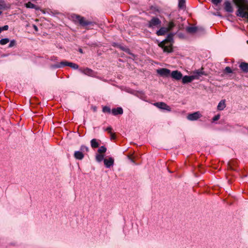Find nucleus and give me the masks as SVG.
<instances>
[{
	"instance_id": "33",
	"label": "nucleus",
	"mask_w": 248,
	"mask_h": 248,
	"mask_svg": "<svg viewBox=\"0 0 248 248\" xmlns=\"http://www.w3.org/2000/svg\"><path fill=\"white\" fill-rule=\"evenodd\" d=\"M219 118H220V115L217 114L213 117V121L214 122L218 120Z\"/></svg>"
},
{
	"instance_id": "37",
	"label": "nucleus",
	"mask_w": 248,
	"mask_h": 248,
	"mask_svg": "<svg viewBox=\"0 0 248 248\" xmlns=\"http://www.w3.org/2000/svg\"><path fill=\"white\" fill-rule=\"evenodd\" d=\"M121 48H122V49H124V48L123 47H121ZM124 50H125L126 52H127V53H129V54H130V52H129V51H130V50H129V49H128V48H126V49H124Z\"/></svg>"
},
{
	"instance_id": "11",
	"label": "nucleus",
	"mask_w": 248,
	"mask_h": 248,
	"mask_svg": "<svg viewBox=\"0 0 248 248\" xmlns=\"http://www.w3.org/2000/svg\"><path fill=\"white\" fill-rule=\"evenodd\" d=\"M202 28H199L195 26H190L186 28V31L191 33H193L198 31L199 30H202Z\"/></svg>"
},
{
	"instance_id": "23",
	"label": "nucleus",
	"mask_w": 248,
	"mask_h": 248,
	"mask_svg": "<svg viewBox=\"0 0 248 248\" xmlns=\"http://www.w3.org/2000/svg\"><path fill=\"white\" fill-rule=\"evenodd\" d=\"M80 152H82L84 155L85 153H87L89 151V148L85 145H82L80 148Z\"/></svg>"
},
{
	"instance_id": "29",
	"label": "nucleus",
	"mask_w": 248,
	"mask_h": 248,
	"mask_svg": "<svg viewBox=\"0 0 248 248\" xmlns=\"http://www.w3.org/2000/svg\"><path fill=\"white\" fill-rule=\"evenodd\" d=\"M5 8V3L3 0H0V9H2Z\"/></svg>"
},
{
	"instance_id": "2",
	"label": "nucleus",
	"mask_w": 248,
	"mask_h": 248,
	"mask_svg": "<svg viewBox=\"0 0 248 248\" xmlns=\"http://www.w3.org/2000/svg\"><path fill=\"white\" fill-rule=\"evenodd\" d=\"M161 21L157 17H153L149 22L148 27L151 28H158L161 25Z\"/></svg>"
},
{
	"instance_id": "35",
	"label": "nucleus",
	"mask_w": 248,
	"mask_h": 248,
	"mask_svg": "<svg viewBox=\"0 0 248 248\" xmlns=\"http://www.w3.org/2000/svg\"><path fill=\"white\" fill-rule=\"evenodd\" d=\"M111 130H112V128L110 126H109L108 127H107L105 130L108 131V133H109L110 134L111 133Z\"/></svg>"
},
{
	"instance_id": "28",
	"label": "nucleus",
	"mask_w": 248,
	"mask_h": 248,
	"mask_svg": "<svg viewBox=\"0 0 248 248\" xmlns=\"http://www.w3.org/2000/svg\"><path fill=\"white\" fill-rule=\"evenodd\" d=\"M103 112H105V113H110L111 112V109L110 108L107 107V106H105L103 108V110H102Z\"/></svg>"
},
{
	"instance_id": "25",
	"label": "nucleus",
	"mask_w": 248,
	"mask_h": 248,
	"mask_svg": "<svg viewBox=\"0 0 248 248\" xmlns=\"http://www.w3.org/2000/svg\"><path fill=\"white\" fill-rule=\"evenodd\" d=\"M10 40L8 38H4L0 40V44L1 45H4L9 43Z\"/></svg>"
},
{
	"instance_id": "27",
	"label": "nucleus",
	"mask_w": 248,
	"mask_h": 248,
	"mask_svg": "<svg viewBox=\"0 0 248 248\" xmlns=\"http://www.w3.org/2000/svg\"><path fill=\"white\" fill-rule=\"evenodd\" d=\"M179 1V7L180 8H183L185 7V4L186 2L185 0H178Z\"/></svg>"
},
{
	"instance_id": "30",
	"label": "nucleus",
	"mask_w": 248,
	"mask_h": 248,
	"mask_svg": "<svg viewBox=\"0 0 248 248\" xmlns=\"http://www.w3.org/2000/svg\"><path fill=\"white\" fill-rule=\"evenodd\" d=\"M8 26L5 25L3 27H0V33L3 31H7L8 29Z\"/></svg>"
},
{
	"instance_id": "9",
	"label": "nucleus",
	"mask_w": 248,
	"mask_h": 248,
	"mask_svg": "<svg viewBox=\"0 0 248 248\" xmlns=\"http://www.w3.org/2000/svg\"><path fill=\"white\" fill-rule=\"evenodd\" d=\"M114 160L113 158L111 157H109L108 158H105L104 159V165L107 168H110L114 164Z\"/></svg>"
},
{
	"instance_id": "1",
	"label": "nucleus",
	"mask_w": 248,
	"mask_h": 248,
	"mask_svg": "<svg viewBox=\"0 0 248 248\" xmlns=\"http://www.w3.org/2000/svg\"><path fill=\"white\" fill-rule=\"evenodd\" d=\"M173 33L169 34L166 39L159 44V46L163 49L166 52H170L172 51L171 42L173 40Z\"/></svg>"
},
{
	"instance_id": "14",
	"label": "nucleus",
	"mask_w": 248,
	"mask_h": 248,
	"mask_svg": "<svg viewBox=\"0 0 248 248\" xmlns=\"http://www.w3.org/2000/svg\"><path fill=\"white\" fill-rule=\"evenodd\" d=\"M74 156L75 158H76L77 159L82 160L84 157V155L83 154L82 152L78 151L75 152Z\"/></svg>"
},
{
	"instance_id": "22",
	"label": "nucleus",
	"mask_w": 248,
	"mask_h": 248,
	"mask_svg": "<svg viewBox=\"0 0 248 248\" xmlns=\"http://www.w3.org/2000/svg\"><path fill=\"white\" fill-rule=\"evenodd\" d=\"M104 155L101 154H97L95 156L96 160L98 162H100L103 160H104Z\"/></svg>"
},
{
	"instance_id": "7",
	"label": "nucleus",
	"mask_w": 248,
	"mask_h": 248,
	"mask_svg": "<svg viewBox=\"0 0 248 248\" xmlns=\"http://www.w3.org/2000/svg\"><path fill=\"white\" fill-rule=\"evenodd\" d=\"M79 70L81 73L89 76L93 77L95 75L94 72L92 69L88 68L84 69L80 68Z\"/></svg>"
},
{
	"instance_id": "5",
	"label": "nucleus",
	"mask_w": 248,
	"mask_h": 248,
	"mask_svg": "<svg viewBox=\"0 0 248 248\" xmlns=\"http://www.w3.org/2000/svg\"><path fill=\"white\" fill-rule=\"evenodd\" d=\"M203 75H204V73L202 70H198L195 71L193 75L191 76L192 81L194 79H199Z\"/></svg>"
},
{
	"instance_id": "32",
	"label": "nucleus",
	"mask_w": 248,
	"mask_h": 248,
	"mask_svg": "<svg viewBox=\"0 0 248 248\" xmlns=\"http://www.w3.org/2000/svg\"><path fill=\"white\" fill-rule=\"evenodd\" d=\"M225 71L227 73H232V71L230 67H226L225 69Z\"/></svg>"
},
{
	"instance_id": "36",
	"label": "nucleus",
	"mask_w": 248,
	"mask_h": 248,
	"mask_svg": "<svg viewBox=\"0 0 248 248\" xmlns=\"http://www.w3.org/2000/svg\"><path fill=\"white\" fill-rule=\"evenodd\" d=\"M33 28L36 31H38V29L35 25H33Z\"/></svg>"
},
{
	"instance_id": "40",
	"label": "nucleus",
	"mask_w": 248,
	"mask_h": 248,
	"mask_svg": "<svg viewBox=\"0 0 248 248\" xmlns=\"http://www.w3.org/2000/svg\"><path fill=\"white\" fill-rule=\"evenodd\" d=\"M2 12L0 11V15L1 14Z\"/></svg>"
},
{
	"instance_id": "3",
	"label": "nucleus",
	"mask_w": 248,
	"mask_h": 248,
	"mask_svg": "<svg viewBox=\"0 0 248 248\" xmlns=\"http://www.w3.org/2000/svg\"><path fill=\"white\" fill-rule=\"evenodd\" d=\"M202 114L199 111H197L192 113L189 114L187 116V119L189 121H196L202 117Z\"/></svg>"
},
{
	"instance_id": "17",
	"label": "nucleus",
	"mask_w": 248,
	"mask_h": 248,
	"mask_svg": "<svg viewBox=\"0 0 248 248\" xmlns=\"http://www.w3.org/2000/svg\"><path fill=\"white\" fill-rule=\"evenodd\" d=\"M168 32H169L168 29L166 27H162L157 31L156 34L158 36L163 35Z\"/></svg>"
},
{
	"instance_id": "31",
	"label": "nucleus",
	"mask_w": 248,
	"mask_h": 248,
	"mask_svg": "<svg viewBox=\"0 0 248 248\" xmlns=\"http://www.w3.org/2000/svg\"><path fill=\"white\" fill-rule=\"evenodd\" d=\"M16 41L15 40H12L10 41V43L9 45V47H12L16 45Z\"/></svg>"
},
{
	"instance_id": "24",
	"label": "nucleus",
	"mask_w": 248,
	"mask_h": 248,
	"mask_svg": "<svg viewBox=\"0 0 248 248\" xmlns=\"http://www.w3.org/2000/svg\"><path fill=\"white\" fill-rule=\"evenodd\" d=\"M175 26V24L173 21H170L169 23L168 27H166L168 29V31H171L173 28Z\"/></svg>"
},
{
	"instance_id": "12",
	"label": "nucleus",
	"mask_w": 248,
	"mask_h": 248,
	"mask_svg": "<svg viewBox=\"0 0 248 248\" xmlns=\"http://www.w3.org/2000/svg\"><path fill=\"white\" fill-rule=\"evenodd\" d=\"M69 66L74 69H77L78 68V65L75 63L67 62H63V66Z\"/></svg>"
},
{
	"instance_id": "13",
	"label": "nucleus",
	"mask_w": 248,
	"mask_h": 248,
	"mask_svg": "<svg viewBox=\"0 0 248 248\" xmlns=\"http://www.w3.org/2000/svg\"><path fill=\"white\" fill-rule=\"evenodd\" d=\"M226 107L225 100H221L218 103L217 106L218 110L221 111L223 110Z\"/></svg>"
},
{
	"instance_id": "6",
	"label": "nucleus",
	"mask_w": 248,
	"mask_h": 248,
	"mask_svg": "<svg viewBox=\"0 0 248 248\" xmlns=\"http://www.w3.org/2000/svg\"><path fill=\"white\" fill-rule=\"evenodd\" d=\"M76 19L82 26H86L91 24V22L88 21L85 19L79 16H76Z\"/></svg>"
},
{
	"instance_id": "39",
	"label": "nucleus",
	"mask_w": 248,
	"mask_h": 248,
	"mask_svg": "<svg viewBox=\"0 0 248 248\" xmlns=\"http://www.w3.org/2000/svg\"><path fill=\"white\" fill-rule=\"evenodd\" d=\"M79 52H81V53H82V50L81 49H79Z\"/></svg>"
},
{
	"instance_id": "38",
	"label": "nucleus",
	"mask_w": 248,
	"mask_h": 248,
	"mask_svg": "<svg viewBox=\"0 0 248 248\" xmlns=\"http://www.w3.org/2000/svg\"><path fill=\"white\" fill-rule=\"evenodd\" d=\"M111 134V139H115V135L114 134H112V133H110Z\"/></svg>"
},
{
	"instance_id": "34",
	"label": "nucleus",
	"mask_w": 248,
	"mask_h": 248,
	"mask_svg": "<svg viewBox=\"0 0 248 248\" xmlns=\"http://www.w3.org/2000/svg\"><path fill=\"white\" fill-rule=\"evenodd\" d=\"M212 0V2L216 5L218 4L221 1V0Z\"/></svg>"
},
{
	"instance_id": "4",
	"label": "nucleus",
	"mask_w": 248,
	"mask_h": 248,
	"mask_svg": "<svg viewBox=\"0 0 248 248\" xmlns=\"http://www.w3.org/2000/svg\"><path fill=\"white\" fill-rule=\"evenodd\" d=\"M154 105L157 107L158 108L167 110L168 111H170L171 108L170 106L167 105L166 103L164 102H157L154 104Z\"/></svg>"
},
{
	"instance_id": "41",
	"label": "nucleus",
	"mask_w": 248,
	"mask_h": 248,
	"mask_svg": "<svg viewBox=\"0 0 248 248\" xmlns=\"http://www.w3.org/2000/svg\"><path fill=\"white\" fill-rule=\"evenodd\" d=\"M247 43H248V41H247Z\"/></svg>"
},
{
	"instance_id": "15",
	"label": "nucleus",
	"mask_w": 248,
	"mask_h": 248,
	"mask_svg": "<svg viewBox=\"0 0 248 248\" xmlns=\"http://www.w3.org/2000/svg\"><path fill=\"white\" fill-rule=\"evenodd\" d=\"M113 115H117L118 114H122L123 113V110L122 108L119 107L117 108H113L111 110Z\"/></svg>"
},
{
	"instance_id": "16",
	"label": "nucleus",
	"mask_w": 248,
	"mask_h": 248,
	"mask_svg": "<svg viewBox=\"0 0 248 248\" xmlns=\"http://www.w3.org/2000/svg\"><path fill=\"white\" fill-rule=\"evenodd\" d=\"M225 5V10L228 12H232L233 11L232 7L231 5V3L228 1H226L224 3Z\"/></svg>"
},
{
	"instance_id": "18",
	"label": "nucleus",
	"mask_w": 248,
	"mask_h": 248,
	"mask_svg": "<svg viewBox=\"0 0 248 248\" xmlns=\"http://www.w3.org/2000/svg\"><path fill=\"white\" fill-rule=\"evenodd\" d=\"M240 67L245 72H248V63L242 62L240 64Z\"/></svg>"
},
{
	"instance_id": "8",
	"label": "nucleus",
	"mask_w": 248,
	"mask_h": 248,
	"mask_svg": "<svg viewBox=\"0 0 248 248\" xmlns=\"http://www.w3.org/2000/svg\"><path fill=\"white\" fill-rule=\"evenodd\" d=\"M157 72L161 76L168 77L170 74V71L166 68H161L158 69Z\"/></svg>"
},
{
	"instance_id": "26",
	"label": "nucleus",
	"mask_w": 248,
	"mask_h": 248,
	"mask_svg": "<svg viewBox=\"0 0 248 248\" xmlns=\"http://www.w3.org/2000/svg\"><path fill=\"white\" fill-rule=\"evenodd\" d=\"M106 151H107V148L105 146H102L98 150V152L99 154H102V153H105L106 152Z\"/></svg>"
},
{
	"instance_id": "10",
	"label": "nucleus",
	"mask_w": 248,
	"mask_h": 248,
	"mask_svg": "<svg viewBox=\"0 0 248 248\" xmlns=\"http://www.w3.org/2000/svg\"><path fill=\"white\" fill-rule=\"evenodd\" d=\"M171 77L176 80H179L182 78V74L180 72L177 70L173 71L171 73Z\"/></svg>"
},
{
	"instance_id": "20",
	"label": "nucleus",
	"mask_w": 248,
	"mask_h": 248,
	"mask_svg": "<svg viewBox=\"0 0 248 248\" xmlns=\"http://www.w3.org/2000/svg\"><path fill=\"white\" fill-rule=\"evenodd\" d=\"M25 6L27 8H34L36 10L39 9V7L34 4L32 3L31 2H28L25 4Z\"/></svg>"
},
{
	"instance_id": "19",
	"label": "nucleus",
	"mask_w": 248,
	"mask_h": 248,
	"mask_svg": "<svg viewBox=\"0 0 248 248\" xmlns=\"http://www.w3.org/2000/svg\"><path fill=\"white\" fill-rule=\"evenodd\" d=\"M191 81H192V79L191 76H185L182 78V82L184 84L189 83L191 82Z\"/></svg>"
},
{
	"instance_id": "21",
	"label": "nucleus",
	"mask_w": 248,
	"mask_h": 248,
	"mask_svg": "<svg viewBox=\"0 0 248 248\" xmlns=\"http://www.w3.org/2000/svg\"><path fill=\"white\" fill-rule=\"evenodd\" d=\"M91 145L93 148H97L99 146V143L97 142L96 139H93L91 140Z\"/></svg>"
}]
</instances>
